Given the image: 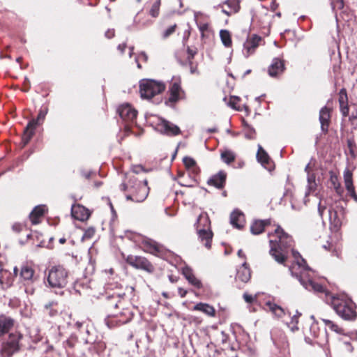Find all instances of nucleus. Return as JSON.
Returning <instances> with one entry per match:
<instances>
[{
  "instance_id": "f257e3e1",
  "label": "nucleus",
  "mask_w": 357,
  "mask_h": 357,
  "mask_svg": "<svg viewBox=\"0 0 357 357\" xmlns=\"http://www.w3.org/2000/svg\"><path fill=\"white\" fill-rule=\"evenodd\" d=\"M292 255L295 262L289 267V270L292 276L298 278L304 288L314 292H324V288L322 285L315 283L310 273L311 271L306 265L304 259L301 257L299 252L291 250Z\"/></svg>"
},
{
  "instance_id": "f03ea898",
  "label": "nucleus",
  "mask_w": 357,
  "mask_h": 357,
  "mask_svg": "<svg viewBox=\"0 0 357 357\" xmlns=\"http://www.w3.org/2000/svg\"><path fill=\"white\" fill-rule=\"evenodd\" d=\"M268 236L275 238L269 240L270 255L278 264L285 265L289 250L293 245L292 238L285 233L280 226L275 229L274 234Z\"/></svg>"
},
{
  "instance_id": "7ed1b4c3",
  "label": "nucleus",
  "mask_w": 357,
  "mask_h": 357,
  "mask_svg": "<svg viewBox=\"0 0 357 357\" xmlns=\"http://www.w3.org/2000/svg\"><path fill=\"white\" fill-rule=\"evenodd\" d=\"M333 308L336 313L343 319L354 321L357 317L352 301L347 297L333 296L331 302Z\"/></svg>"
},
{
  "instance_id": "20e7f679",
  "label": "nucleus",
  "mask_w": 357,
  "mask_h": 357,
  "mask_svg": "<svg viewBox=\"0 0 357 357\" xmlns=\"http://www.w3.org/2000/svg\"><path fill=\"white\" fill-rule=\"evenodd\" d=\"M198 238L208 249L211 248L213 233L211 230V221L206 212L202 213L196 222Z\"/></svg>"
},
{
  "instance_id": "39448f33",
  "label": "nucleus",
  "mask_w": 357,
  "mask_h": 357,
  "mask_svg": "<svg viewBox=\"0 0 357 357\" xmlns=\"http://www.w3.org/2000/svg\"><path fill=\"white\" fill-rule=\"evenodd\" d=\"M68 271L62 266H54L47 275L48 286L52 288H63L68 283Z\"/></svg>"
},
{
  "instance_id": "423d86ee",
  "label": "nucleus",
  "mask_w": 357,
  "mask_h": 357,
  "mask_svg": "<svg viewBox=\"0 0 357 357\" xmlns=\"http://www.w3.org/2000/svg\"><path fill=\"white\" fill-rule=\"evenodd\" d=\"M129 184H132L130 186V193L126 195L128 200H132L136 202H142L146 199L149 195V188L147 186V181H138L136 178H130Z\"/></svg>"
},
{
  "instance_id": "0eeeda50",
  "label": "nucleus",
  "mask_w": 357,
  "mask_h": 357,
  "mask_svg": "<svg viewBox=\"0 0 357 357\" xmlns=\"http://www.w3.org/2000/svg\"><path fill=\"white\" fill-rule=\"evenodd\" d=\"M22 335L20 333L15 332L9 333L1 344L0 353L2 357H11L20 349V340Z\"/></svg>"
},
{
  "instance_id": "6e6552de",
  "label": "nucleus",
  "mask_w": 357,
  "mask_h": 357,
  "mask_svg": "<svg viewBox=\"0 0 357 357\" xmlns=\"http://www.w3.org/2000/svg\"><path fill=\"white\" fill-rule=\"evenodd\" d=\"M20 282L24 287V291L29 295L35 293V282L38 280L34 269L28 264H23L20 272Z\"/></svg>"
},
{
  "instance_id": "1a4fd4ad",
  "label": "nucleus",
  "mask_w": 357,
  "mask_h": 357,
  "mask_svg": "<svg viewBox=\"0 0 357 357\" xmlns=\"http://www.w3.org/2000/svg\"><path fill=\"white\" fill-rule=\"evenodd\" d=\"M165 89L162 83L153 79H143L139 84V91L142 98L150 99L162 92Z\"/></svg>"
},
{
  "instance_id": "9d476101",
  "label": "nucleus",
  "mask_w": 357,
  "mask_h": 357,
  "mask_svg": "<svg viewBox=\"0 0 357 357\" xmlns=\"http://www.w3.org/2000/svg\"><path fill=\"white\" fill-rule=\"evenodd\" d=\"M106 291L108 306L114 308L119 307L121 304V299L125 296V292L116 283L107 284Z\"/></svg>"
},
{
  "instance_id": "9b49d317",
  "label": "nucleus",
  "mask_w": 357,
  "mask_h": 357,
  "mask_svg": "<svg viewBox=\"0 0 357 357\" xmlns=\"http://www.w3.org/2000/svg\"><path fill=\"white\" fill-rule=\"evenodd\" d=\"M47 114V109H40L38 112L36 119H32L29 122L24 129V135L22 136V142L24 145L29 143L31 138L34 134V130L38 125L41 124L45 120V116Z\"/></svg>"
},
{
  "instance_id": "f8f14e48",
  "label": "nucleus",
  "mask_w": 357,
  "mask_h": 357,
  "mask_svg": "<svg viewBox=\"0 0 357 357\" xmlns=\"http://www.w3.org/2000/svg\"><path fill=\"white\" fill-rule=\"evenodd\" d=\"M126 262L132 267L144 270L148 273H153L154 267L145 257L141 256L128 255L126 259Z\"/></svg>"
},
{
  "instance_id": "ddd939ff",
  "label": "nucleus",
  "mask_w": 357,
  "mask_h": 357,
  "mask_svg": "<svg viewBox=\"0 0 357 357\" xmlns=\"http://www.w3.org/2000/svg\"><path fill=\"white\" fill-rule=\"evenodd\" d=\"M155 130L167 136H175L181 133L180 128L164 119H159L155 126Z\"/></svg>"
},
{
  "instance_id": "4468645a",
  "label": "nucleus",
  "mask_w": 357,
  "mask_h": 357,
  "mask_svg": "<svg viewBox=\"0 0 357 357\" xmlns=\"http://www.w3.org/2000/svg\"><path fill=\"white\" fill-rule=\"evenodd\" d=\"M121 119L126 124H132L135 123L137 111L130 104H123L117 109Z\"/></svg>"
},
{
  "instance_id": "2eb2a0df",
  "label": "nucleus",
  "mask_w": 357,
  "mask_h": 357,
  "mask_svg": "<svg viewBox=\"0 0 357 357\" xmlns=\"http://www.w3.org/2000/svg\"><path fill=\"white\" fill-rule=\"evenodd\" d=\"M262 38L256 34L252 35L248 38L243 44V54L245 57H248L255 53L256 49L259 46Z\"/></svg>"
},
{
  "instance_id": "dca6fc26",
  "label": "nucleus",
  "mask_w": 357,
  "mask_h": 357,
  "mask_svg": "<svg viewBox=\"0 0 357 357\" xmlns=\"http://www.w3.org/2000/svg\"><path fill=\"white\" fill-rule=\"evenodd\" d=\"M319 120L322 132L327 133L331 123V109L327 107H322L319 112Z\"/></svg>"
},
{
  "instance_id": "f3484780",
  "label": "nucleus",
  "mask_w": 357,
  "mask_h": 357,
  "mask_svg": "<svg viewBox=\"0 0 357 357\" xmlns=\"http://www.w3.org/2000/svg\"><path fill=\"white\" fill-rule=\"evenodd\" d=\"M127 312L128 313V315L126 316L123 319H118L117 314H113L112 315L108 316V317L105 319V323H106L107 326L111 328L117 325H121V324H123L128 322L130 319V312L126 310V312H121L120 315L121 316L126 315Z\"/></svg>"
},
{
  "instance_id": "a211bd4d",
  "label": "nucleus",
  "mask_w": 357,
  "mask_h": 357,
  "mask_svg": "<svg viewBox=\"0 0 357 357\" xmlns=\"http://www.w3.org/2000/svg\"><path fill=\"white\" fill-rule=\"evenodd\" d=\"M15 324V320L12 317L4 314L0 315V337L8 333Z\"/></svg>"
},
{
  "instance_id": "6ab92c4d",
  "label": "nucleus",
  "mask_w": 357,
  "mask_h": 357,
  "mask_svg": "<svg viewBox=\"0 0 357 357\" xmlns=\"http://www.w3.org/2000/svg\"><path fill=\"white\" fill-rule=\"evenodd\" d=\"M227 174L224 171H220L216 174L213 175L207 181L208 185L215 187L218 189H222L225 184Z\"/></svg>"
},
{
  "instance_id": "aec40b11",
  "label": "nucleus",
  "mask_w": 357,
  "mask_h": 357,
  "mask_svg": "<svg viewBox=\"0 0 357 357\" xmlns=\"http://www.w3.org/2000/svg\"><path fill=\"white\" fill-rule=\"evenodd\" d=\"M284 70V64L283 61L278 58H275L268 67V73L271 77H275L282 73Z\"/></svg>"
},
{
  "instance_id": "412c9836",
  "label": "nucleus",
  "mask_w": 357,
  "mask_h": 357,
  "mask_svg": "<svg viewBox=\"0 0 357 357\" xmlns=\"http://www.w3.org/2000/svg\"><path fill=\"white\" fill-rule=\"evenodd\" d=\"M71 213L74 218L81 221L87 220L90 216L89 210L79 204L72 206Z\"/></svg>"
},
{
  "instance_id": "4be33fe9",
  "label": "nucleus",
  "mask_w": 357,
  "mask_h": 357,
  "mask_svg": "<svg viewBox=\"0 0 357 357\" xmlns=\"http://www.w3.org/2000/svg\"><path fill=\"white\" fill-rule=\"evenodd\" d=\"M271 225V220H256L250 225V231L254 235L261 234L266 227Z\"/></svg>"
},
{
  "instance_id": "5701e85b",
  "label": "nucleus",
  "mask_w": 357,
  "mask_h": 357,
  "mask_svg": "<svg viewBox=\"0 0 357 357\" xmlns=\"http://www.w3.org/2000/svg\"><path fill=\"white\" fill-rule=\"evenodd\" d=\"M251 277V272L248 267L246 262H244L242 266L238 269L236 279L241 280L243 282H248Z\"/></svg>"
},
{
  "instance_id": "b1692460",
  "label": "nucleus",
  "mask_w": 357,
  "mask_h": 357,
  "mask_svg": "<svg viewBox=\"0 0 357 357\" xmlns=\"http://www.w3.org/2000/svg\"><path fill=\"white\" fill-rule=\"evenodd\" d=\"M244 215L238 210L234 211L230 215V223L236 228L240 229L243 226Z\"/></svg>"
},
{
  "instance_id": "393cba45",
  "label": "nucleus",
  "mask_w": 357,
  "mask_h": 357,
  "mask_svg": "<svg viewBox=\"0 0 357 357\" xmlns=\"http://www.w3.org/2000/svg\"><path fill=\"white\" fill-rule=\"evenodd\" d=\"M181 86L177 82H174L169 88V97L168 100L171 102H176L180 99Z\"/></svg>"
},
{
  "instance_id": "a878e982",
  "label": "nucleus",
  "mask_w": 357,
  "mask_h": 357,
  "mask_svg": "<svg viewBox=\"0 0 357 357\" xmlns=\"http://www.w3.org/2000/svg\"><path fill=\"white\" fill-rule=\"evenodd\" d=\"M45 211V206H36L29 215L30 220L33 225L39 223V218L43 215Z\"/></svg>"
},
{
  "instance_id": "bb28decb",
  "label": "nucleus",
  "mask_w": 357,
  "mask_h": 357,
  "mask_svg": "<svg viewBox=\"0 0 357 357\" xmlns=\"http://www.w3.org/2000/svg\"><path fill=\"white\" fill-rule=\"evenodd\" d=\"M193 310L202 312L204 314L211 317L214 316L215 312V310L213 306L204 303H199L196 304L193 307Z\"/></svg>"
},
{
  "instance_id": "cd10ccee",
  "label": "nucleus",
  "mask_w": 357,
  "mask_h": 357,
  "mask_svg": "<svg viewBox=\"0 0 357 357\" xmlns=\"http://www.w3.org/2000/svg\"><path fill=\"white\" fill-rule=\"evenodd\" d=\"M330 183L338 195H342L344 190L339 182L337 176L333 172H330Z\"/></svg>"
},
{
  "instance_id": "c85d7f7f",
  "label": "nucleus",
  "mask_w": 357,
  "mask_h": 357,
  "mask_svg": "<svg viewBox=\"0 0 357 357\" xmlns=\"http://www.w3.org/2000/svg\"><path fill=\"white\" fill-rule=\"evenodd\" d=\"M143 243L145 250L151 254H155L160 250L158 244L151 239L145 240Z\"/></svg>"
},
{
  "instance_id": "c756f323",
  "label": "nucleus",
  "mask_w": 357,
  "mask_h": 357,
  "mask_svg": "<svg viewBox=\"0 0 357 357\" xmlns=\"http://www.w3.org/2000/svg\"><path fill=\"white\" fill-rule=\"evenodd\" d=\"M316 176L314 173L308 174L307 177V186L305 192V197L313 192L317 188Z\"/></svg>"
},
{
  "instance_id": "7c9ffc66",
  "label": "nucleus",
  "mask_w": 357,
  "mask_h": 357,
  "mask_svg": "<svg viewBox=\"0 0 357 357\" xmlns=\"http://www.w3.org/2000/svg\"><path fill=\"white\" fill-rule=\"evenodd\" d=\"M343 178L346 190L354 187L352 172L347 167L343 172Z\"/></svg>"
},
{
  "instance_id": "2f4dec72",
  "label": "nucleus",
  "mask_w": 357,
  "mask_h": 357,
  "mask_svg": "<svg viewBox=\"0 0 357 357\" xmlns=\"http://www.w3.org/2000/svg\"><path fill=\"white\" fill-rule=\"evenodd\" d=\"M266 306L278 317H282L284 314V309L274 303L267 302Z\"/></svg>"
},
{
  "instance_id": "473e14b6",
  "label": "nucleus",
  "mask_w": 357,
  "mask_h": 357,
  "mask_svg": "<svg viewBox=\"0 0 357 357\" xmlns=\"http://www.w3.org/2000/svg\"><path fill=\"white\" fill-rule=\"evenodd\" d=\"M328 213L331 224L333 225L335 227H339L341 225V221L338 218L337 211L333 208H329Z\"/></svg>"
},
{
  "instance_id": "72a5a7b5",
  "label": "nucleus",
  "mask_w": 357,
  "mask_h": 357,
  "mask_svg": "<svg viewBox=\"0 0 357 357\" xmlns=\"http://www.w3.org/2000/svg\"><path fill=\"white\" fill-rule=\"evenodd\" d=\"M257 158L258 161L261 162L262 165H265L269 162L268 155L260 146H259L258 152L257 153Z\"/></svg>"
},
{
  "instance_id": "f704fd0d",
  "label": "nucleus",
  "mask_w": 357,
  "mask_h": 357,
  "mask_svg": "<svg viewBox=\"0 0 357 357\" xmlns=\"http://www.w3.org/2000/svg\"><path fill=\"white\" fill-rule=\"evenodd\" d=\"M235 158L234 153L230 150H225L221 153V159L227 164H230L234 161Z\"/></svg>"
},
{
  "instance_id": "c9c22d12",
  "label": "nucleus",
  "mask_w": 357,
  "mask_h": 357,
  "mask_svg": "<svg viewBox=\"0 0 357 357\" xmlns=\"http://www.w3.org/2000/svg\"><path fill=\"white\" fill-rule=\"evenodd\" d=\"M220 36L222 44L228 47L231 45V38L230 33L227 30H221L220 31Z\"/></svg>"
},
{
  "instance_id": "e433bc0d",
  "label": "nucleus",
  "mask_w": 357,
  "mask_h": 357,
  "mask_svg": "<svg viewBox=\"0 0 357 357\" xmlns=\"http://www.w3.org/2000/svg\"><path fill=\"white\" fill-rule=\"evenodd\" d=\"M322 321L331 331L340 334L342 333L343 330L332 321L325 319H323Z\"/></svg>"
},
{
  "instance_id": "4c0bfd02",
  "label": "nucleus",
  "mask_w": 357,
  "mask_h": 357,
  "mask_svg": "<svg viewBox=\"0 0 357 357\" xmlns=\"http://www.w3.org/2000/svg\"><path fill=\"white\" fill-rule=\"evenodd\" d=\"M160 0H156L150 9L149 14L153 17H157L159 15Z\"/></svg>"
},
{
  "instance_id": "58836bf2",
  "label": "nucleus",
  "mask_w": 357,
  "mask_h": 357,
  "mask_svg": "<svg viewBox=\"0 0 357 357\" xmlns=\"http://www.w3.org/2000/svg\"><path fill=\"white\" fill-rule=\"evenodd\" d=\"M339 105L348 103L347 93L345 89H342L339 92Z\"/></svg>"
},
{
  "instance_id": "ea45409f",
  "label": "nucleus",
  "mask_w": 357,
  "mask_h": 357,
  "mask_svg": "<svg viewBox=\"0 0 357 357\" xmlns=\"http://www.w3.org/2000/svg\"><path fill=\"white\" fill-rule=\"evenodd\" d=\"M245 126L246 128V131H245V137L247 139H254L255 138V129L253 128H252L251 126H250L247 123L245 124Z\"/></svg>"
},
{
  "instance_id": "a19ab883",
  "label": "nucleus",
  "mask_w": 357,
  "mask_h": 357,
  "mask_svg": "<svg viewBox=\"0 0 357 357\" xmlns=\"http://www.w3.org/2000/svg\"><path fill=\"white\" fill-rule=\"evenodd\" d=\"M183 163H184L185 166L188 169L194 168L196 166L195 160L193 158H190V157H185V158H183Z\"/></svg>"
},
{
  "instance_id": "79ce46f5",
  "label": "nucleus",
  "mask_w": 357,
  "mask_h": 357,
  "mask_svg": "<svg viewBox=\"0 0 357 357\" xmlns=\"http://www.w3.org/2000/svg\"><path fill=\"white\" fill-rule=\"evenodd\" d=\"M238 0H227L225 3L227 4L234 12H237L239 8Z\"/></svg>"
},
{
  "instance_id": "37998d69",
  "label": "nucleus",
  "mask_w": 357,
  "mask_h": 357,
  "mask_svg": "<svg viewBox=\"0 0 357 357\" xmlns=\"http://www.w3.org/2000/svg\"><path fill=\"white\" fill-rule=\"evenodd\" d=\"M190 284L193 285L197 289H200L202 287L201 281L197 279L195 275L187 280Z\"/></svg>"
},
{
  "instance_id": "c03bdc74",
  "label": "nucleus",
  "mask_w": 357,
  "mask_h": 357,
  "mask_svg": "<svg viewBox=\"0 0 357 357\" xmlns=\"http://www.w3.org/2000/svg\"><path fill=\"white\" fill-rule=\"evenodd\" d=\"M176 27V24L172 25L168 27L166 30H165L162 33V37L163 39L167 38L169 36H171L174 31Z\"/></svg>"
},
{
  "instance_id": "a18cd8bd",
  "label": "nucleus",
  "mask_w": 357,
  "mask_h": 357,
  "mask_svg": "<svg viewBox=\"0 0 357 357\" xmlns=\"http://www.w3.org/2000/svg\"><path fill=\"white\" fill-rule=\"evenodd\" d=\"M182 273L186 280L194 275L192 270L188 266H185L182 268Z\"/></svg>"
},
{
  "instance_id": "49530a36",
  "label": "nucleus",
  "mask_w": 357,
  "mask_h": 357,
  "mask_svg": "<svg viewBox=\"0 0 357 357\" xmlns=\"http://www.w3.org/2000/svg\"><path fill=\"white\" fill-rule=\"evenodd\" d=\"M351 123L354 129H357V110L354 112L349 117Z\"/></svg>"
},
{
  "instance_id": "de8ad7c7",
  "label": "nucleus",
  "mask_w": 357,
  "mask_h": 357,
  "mask_svg": "<svg viewBox=\"0 0 357 357\" xmlns=\"http://www.w3.org/2000/svg\"><path fill=\"white\" fill-rule=\"evenodd\" d=\"M245 301L248 303H253L255 301L257 300V296H252L250 294H248V293H244L243 294V296Z\"/></svg>"
},
{
  "instance_id": "09e8293b",
  "label": "nucleus",
  "mask_w": 357,
  "mask_h": 357,
  "mask_svg": "<svg viewBox=\"0 0 357 357\" xmlns=\"http://www.w3.org/2000/svg\"><path fill=\"white\" fill-rule=\"evenodd\" d=\"M298 317L297 315H294L292 317H291V323L290 324H292L293 326H291V331H297L298 330V328L297 327V324L298 323Z\"/></svg>"
},
{
  "instance_id": "8fccbe9b",
  "label": "nucleus",
  "mask_w": 357,
  "mask_h": 357,
  "mask_svg": "<svg viewBox=\"0 0 357 357\" xmlns=\"http://www.w3.org/2000/svg\"><path fill=\"white\" fill-rule=\"evenodd\" d=\"M340 112L343 116H347L349 114V106L348 103L344 105H340Z\"/></svg>"
},
{
  "instance_id": "3c124183",
  "label": "nucleus",
  "mask_w": 357,
  "mask_h": 357,
  "mask_svg": "<svg viewBox=\"0 0 357 357\" xmlns=\"http://www.w3.org/2000/svg\"><path fill=\"white\" fill-rule=\"evenodd\" d=\"M188 52V59L189 60L190 63H191V60L194 58L195 55L197 54V50L191 49L190 47H188L187 49Z\"/></svg>"
},
{
  "instance_id": "603ef678",
  "label": "nucleus",
  "mask_w": 357,
  "mask_h": 357,
  "mask_svg": "<svg viewBox=\"0 0 357 357\" xmlns=\"http://www.w3.org/2000/svg\"><path fill=\"white\" fill-rule=\"evenodd\" d=\"M240 100V98L238 97H231L230 99V101L229 102V105L232 108H234L236 109H239L236 107V105L237 102Z\"/></svg>"
},
{
  "instance_id": "864d4df0",
  "label": "nucleus",
  "mask_w": 357,
  "mask_h": 357,
  "mask_svg": "<svg viewBox=\"0 0 357 357\" xmlns=\"http://www.w3.org/2000/svg\"><path fill=\"white\" fill-rule=\"evenodd\" d=\"M333 8L334 9L338 8L342 9L344 6L343 0H335L332 3Z\"/></svg>"
},
{
  "instance_id": "5fc2aeb1",
  "label": "nucleus",
  "mask_w": 357,
  "mask_h": 357,
  "mask_svg": "<svg viewBox=\"0 0 357 357\" xmlns=\"http://www.w3.org/2000/svg\"><path fill=\"white\" fill-rule=\"evenodd\" d=\"M349 195H350V197L356 202H357V195L356 193V191H355V188L354 187H352L351 188H348L347 189Z\"/></svg>"
},
{
  "instance_id": "6e6d98bb",
  "label": "nucleus",
  "mask_w": 357,
  "mask_h": 357,
  "mask_svg": "<svg viewBox=\"0 0 357 357\" xmlns=\"http://www.w3.org/2000/svg\"><path fill=\"white\" fill-rule=\"evenodd\" d=\"M95 234V229L93 228H89L88 229L84 234V238H90L91 237H92Z\"/></svg>"
},
{
  "instance_id": "4d7b16f0",
  "label": "nucleus",
  "mask_w": 357,
  "mask_h": 357,
  "mask_svg": "<svg viewBox=\"0 0 357 357\" xmlns=\"http://www.w3.org/2000/svg\"><path fill=\"white\" fill-rule=\"evenodd\" d=\"M326 209V207L325 206H322L321 202H319L318 205V213L321 218H323V215Z\"/></svg>"
},
{
  "instance_id": "13d9d810",
  "label": "nucleus",
  "mask_w": 357,
  "mask_h": 357,
  "mask_svg": "<svg viewBox=\"0 0 357 357\" xmlns=\"http://www.w3.org/2000/svg\"><path fill=\"white\" fill-rule=\"evenodd\" d=\"M347 146L349 149V151L351 153V155H354V150H353V147L354 146V140L351 139H347Z\"/></svg>"
},
{
  "instance_id": "bf43d9fd",
  "label": "nucleus",
  "mask_w": 357,
  "mask_h": 357,
  "mask_svg": "<svg viewBox=\"0 0 357 357\" xmlns=\"http://www.w3.org/2000/svg\"><path fill=\"white\" fill-rule=\"evenodd\" d=\"M105 35L107 38L110 39L114 36V29H108L105 32Z\"/></svg>"
},
{
  "instance_id": "052dcab7",
  "label": "nucleus",
  "mask_w": 357,
  "mask_h": 357,
  "mask_svg": "<svg viewBox=\"0 0 357 357\" xmlns=\"http://www.w3.org/2000/svg\"><path fill=\"white\" fill-rule=\"evenodd\" d=\"M13 231L20 232L22 230V225L20 223H15L12 227Z\"/></svg>"
},
{
  "instance_id": "680f3d73",
  "label": "nucleus",
  "mask_w": 357,
  "mask_h": 357,
  "mask_svg": "<svg viewBox=\"0 0 357 357\" xmlns=\"http://www.w3.org/2000/svg\"><path fill=\"white\" fill-rule=\"evenodd\" d=\"M178 292L179 296L181 298H184L186 296V294H187V291L185 290L184 289L181 288V287H179L178 289Z\"/></svg>"
},
{
  "instance_id": "e2e57ef3",
  "label": "nucleus",
  "mask_w": 357,
  "mask_h": 357,
  "mask_svg": "<svg viewBox=\"0 0 357 357\" xmlns=\"http://www.w3.org/2000/svg\"><path fill=\"white\" fill-rule=\"evenodd\" d=\"M344 344L345 346V349L347 351H348L349 352H352L353 351V349L354 348L352 347L351 344L349 342H344Z\"/></svg>"
},
{
  "instance_id": "0e129e2a",
  "label": "nucleus",
  "mask_w": 357,
  "mask_h": 357,
  "mask_svg": "<svg viewBox=\"0 0 357 357\" xmlns=\"http://www.w3.org/2000/svg\"><path fill=\"white\" fill-rule=\"evenodd\" d=\"M126 47V43H123V44L119 45L118 47H117V49L121 52V54H123Z\"/></svg>"
},
{
  "instance_id": "69168bd1",
  "label": "nucleus",
  "mask_w": 357,
  "mask_h": 357,
  "mask_svg": "<svg viewBox=\"0 0 357 357\" xmlns=\"http://www.w3.org/2000/svg\"><path fill=\"white\" fill-rule=\"evenodd\" d=\"M138 59H143L144 61H146L148 60V56L147 54L144 52H142L139 56H138Z\"/></svg>"
},
{
  "instance_id": "338daca9",
  "label": "nucleus",
  "mask_w": 357,
  "mask_h": 357,
  "mask_svg": "<svg viewBox=\"0 0 357 357\" xmlns=\"http://www.w3.org/2000/svg\"><path fill=\"white\" fill-rule=\"evenodd\" d=\"M132 170H133V172H135V174H138L140 171L142 170V166L134 167Z\"/></svg>"
},
{
  "instance_id": "774afa93",
  "label": "nucleus",
  "mask_w": 357,
  "mask_h": 357,
  "mask_svg": "<svg viewBox=\"0 0 357 357\" xmlns=\"http://www.w3.org/2000/svg\"><path fill=\"white\" fill-rule=\"evenodd\" d=\"M84 325V323L82 322H79V321H77L75 323V327L77 328V329H80Z\"/></svg>"
}]
</instances>
